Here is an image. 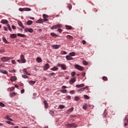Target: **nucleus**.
Masks as SVG:
<instances>
[{"instance_id": "62", "label": "nucleus", "mask_w": 128, "mask_h": 128, "mask_svg": "<svg viewBox=\"0 0 128 128\" xmlns=\"http://www.w3.org/2000/svg\"><path fill=\"white\" fill-rule=\"evenodd\" d=\"M66 98H68V100H70V98H71V97L70 96H67Z\"/></svg>"}, {"instance_id": "57", "label": "nucleus", "mask_w": 128, "mask_h": 128, "mask_svg": "<svg viewBox=\"0 0 128 128\" xmlns=\"http://www.w3.org/2000/svg\"><path fill=\"white\" fill-rule=\"evenodd\" d=\"M86 40H83L82 41V44H86Z\"/></svg>"}, {"instance_id": "41", "label": "nucleus", "mask_w": 128, "mask_h": 128, "mask_svg": "<svg viewBox=\"0 0 128 128\" xmlns=\"http://www.w3.org/2000/svg\"><path fill=\"white\" fill-rule=\"evenodd\" d=\"M50 114H51V116H54V112L52 110H50Z\"/></svg>"}, {"instance_id": "19", "label": "nucleus", "mask_w": 128, "mask_h": 128, "mask_svg": "<svg viewBox=\"0 0 128 128\" xmlns=\"http://www.w3.org/2000/svg\"><path fill=\"white\" fill-rule=\"evenodd\" d=\"M50 70H54V72H56V70H58V68L54 66L53 68H50Z\"/></svg>"}, {"instance_id": "9", "label": "nucleus", "mask_w": 128, "mask_h": 128, "mask_svg": "<svg viewBox=\"0 0 128 128\" xmlns=\"http://www.w3.org/2000/svg\"><path fill=\"white\" fill-rule=\"evenodd\" d=\"M8 22V21L6 20H1V23L3 24H6Z\"/></svg>"}, {"instance_id": "14", "label": "nucleus", "mask_w": 128, "mask_h": 128, "mask_svg": "<svg viewBox=\"0 0 128 128\" xmlns=\"http://www.w3.org/2000/svg\"><path fill=\"white\" fill-rule=\"evenodd\" d=\"M74 112V108H72L66 111V114H70V112Z\"/></svg>"}, {"instance_id": "40", "label": "nucleus", "mask_w": 128, "mask_h": 128, "mask_svg": "<svg viewBox=\"0 0 128 128\" xmlns=\"http://www.w3.org/2000/svg\"><path fill=\"white\" fill-rule=\"evenodd\" d=\"M50 36H58L54 33H50Z\"/></svg>"}, {"instance_id": "52", "label": "nucleus", "mask_w": 128, "mask_h": 128, "mask_svg": "<svg viewBox=\"0 0 128 128\" xmlns=\"http://www.w3.org/2000/svg\"><path fill=\"white\" fill-rule=\"evenodd\" d=\"M0 106H2V107L4 106V104L2 102H0Z\"/></svg>"}, {"instance_id": "61", "label": "nucleus", "mask_w": 128, "mask_h": 128, "mask_svg": "<svg viewBox=\"0 0 128 128\" xmlns=\"http://www.w3.org/2000/svg\"><path fill=\"white\" fill-rule=\"evenodd\" d=\"M12 30H16V28L14 26H12Z\"/></svg>"}, {"instance_id": "18", "label": "nucleus", "mask_w": 128, "mask_h": 128, "mask_svg": "<svg viewBox=\"0 0 128 128\" xmlns=\"http://www.w3.org/2000/svg\"><path fill=\"white\" fill-rule=\"evenodd\" d=\"M44 105L45 108H48V102H46V100L44 101Z\"/></svg>"}, {"instance_id": "34", "label": "nucleus", "mask_w": 128, "mask_h": 128, "mask_svg": "<svg viewBox=\"0 0 128 128\" xmlns=\"http://www.w3.org/2000/svg\"><path fill=\"white\" fill-rule=\"evenodd\" d=\"M67 38H68V40H73L74 38L72 37V36L68 35L67 36Z\"/></svg>"}, {"instance_id": "42", "label": "nucleus", "mask_w": 128, "mask_h": 128, "mask_svg": "<svg viewBox=\"0 0 128 128\" xmlns=\"http://www.w3.org/2000/svg\"><path fill=\"white\" fill-rule=\"evenodd\" d=\"M84 96L86 100H90V97L87 95H84Z\"/></svg>"}, {"instance_id": "56", "label": "nucleus", "mask_w": 128, "mask_h": 128, "mask_svg": "<svg viewBox=\"0 0 128 128\" xmlns=\"http://www.w3.org/2000/svg\"><path fill=\"white\" fill-rule=\"evenodd\" d=\"M48 20L46 19V18H44L43 22H48Z\"/></svg>"}, {"instance_id": "16", "label": "nucleus", "mask_w": 128, "mask_h": 128, "mask_svg": "<svg viewBox=\"0 0 128 128\" xmlns=\"http://www.w3.org/2000/svg\"><path fill=\"white\" fill-rule=\"evenodd\" d=\"M60 67L64 70H66V66L64 64H62L60 65Z\"/></svg>"}, {"instance_id": "5", "label": "nucleus", "mask_w": 128, "mask_h": 128, "mask_svg": "<svg viewBox=\"0 0 128 128\" xmlns=\"http://www.w3.org/2000/svg\"><path fill=\"white\" fill-rule=\"evenodd\" d=\"M20 60L23 64H26V60L24 59V54L20 56Z\"/></svg>"}, {"instance_id": "2", "label": "nucleus", "mask_w": 128, "mask_h": 128, "mask_svg": "<svg viewBox=\"0 0 128 128\" xmlns=\"http://www.w3.org/2000/svg\"><path fill=\"white\" fill-rule=\"evenodd\" d=\"M74 66L76 70H84V68L80 65L75 64Z\"/></svg>"}, {"instance_id": "13", "label": "nucleus", "mask_w": 128, "mask_h": 128, "mask_svg": "<svg viewBox=\"0 0 128 128\" xmlns=\"http://www.w3.org/2000/svg\"><path fill=\"white\" fill-rule=\"evenodd\" d=\"M11 82H16V76H12L10 78Z\"/></svg>"}, {"instance_id": "58", "label": "nucleus", "mask_w": 128, "mask_h": 128, "mask_svg": "<svg viewBox=\"0 0 128 128\" xmlns=\"http://www.w3.org/2000/svg\"><path fill=\"white\" fill-rule=\"evenodd\" d=\"M0 52H4V49L0 50Z\"/></svg>"}, {"instance_id": "32", "label": "nucleus", "mask_w": 128, "mask_h": 128, "mask_svg": "<svg viewBox=\"0 0 128 128\" xmlns=\"http://www.w3.org/2000/svg\"><path fill=\"white\" fill-rule=\"evenodd\" d=\"M69 56H76V53L74 52H70L69 54Z\"/></svg>"}, {"instance_id": "27", "label": "nucleus", "mask_w": 128, "mask_h": 128, "mask_svg": "<svg viewBox=\"0 0 128 128\" xmlns=\"http://www.w3.org/2000/svg\"><path fill=\"white\" fill-rule=\"evenodd\" d=\"M16 93L14 92L13 93H11L10 94V98H12L13 96H16Z\"/></svg>"}, {"instance_id": "17", "label": "nucleus", "mask_w": 128, "mask_h": 128, "mask_svg": "<svg viewBox=\"0 0 128 128\" xmlns=\"http://www.w3.org/2000/svg\"><path fill=\"white\" fill-rule=\"evenodd\" d=\"M18 24L19 26H20V28H24V25H22V22L19 21L18 22Z\"/></svg>"}, {"instance_id": "39", "label": "nucleus", "mask_w": 128, "mask_h": 128, "mask_svg": "<svg viewBox=\"0 0 128 128\" xmlns=\"http://www.w3.org/2000/svg\"><path fill=\"white\" fill-rule=\"evenodd\" d=\"M42 16L44 18H48V16L46 14H44Z\"/></svg>"}, {"instance_id": "47", "label": "nucleus", "mask_w": 128, "mask_h": 128, "mask_svg": "<svg viewBox=\"0 0 128 128\" xmlns=\"http://www.w3.org/2000/svg\"><path fill=\"white\" fill-rule=\"evenodd\" d=\"M74 100H75L78 101V100H80V97H78V96H75L74 97Z\"/></svg>"}, {"instance_id": "45", "label": "nucleus", "mask_w": 128, "mask_h": 128, "mask_svg": "<svg viewBox=\"0 0 128 128\" xmlns=\"http://www.w3.org/2000/svg\"><path fill=\"white\" fill-rule=\"evenodd\" d=\"M71 74L72 76H76V72H72Z\"/></svg>"}, {"instance_id": "26", "label": "nucleus", "mask_w": 128, "mask_h": 128, "mask_svg": "<svg viewBox=\"0 0 128 128\" xmlns=\"http://www.w3.org/2000/svg\"><path fill=\"white\" fill-rule=\"evenodd\" d=\"M66 30H72V26H68V25L66 26Z\"/></svg>"}, {"instance_id": "4", "label": "nucleus", "mask_w": 128, "mask_h": 128, "mask_svg": "<svg viewBox=\"0 0 128 128\" xmlns=\"http://www.w3.org/2000/svg\"><path fill=\"white\" fill-rule=\"evenodd\" d=\"M20 12H24V10L25 12H30V8H19Z\"/></svg>"}, {"instance_id": "23", "label": "nucleus", "mask_w": 128, "mask_h": 128, "mask_svg": "<svg viewBox=\"0 0 128 128\" xmlns=\"http://www.w3.org/2000/svg\"><path fill=\"white\" fill-rule=\"evenodd\" d=\"M36 22V24H42V22H44V20L42 19L38 20Z\"/></svg>"}, {"instance_id": "25", "label": "nucleus", "mask_w": 128, "mask_h": 128, "mask_svg": "<svg viewBox=\"0 0 128 128\" xmlns=\"http://www.w3.org/2000/svg\"><path fill=\"white\" fill-rule=\"evenodd\" d=\"M29 84H30V86H34V84H36V81L30 80V81H29Z\"/></svg>"}, {"instance_id": "31", "label": "nucleus", "mask_w": 128, "mask_h": 128, "mask_svg": "<svg viewBox=\"0 0 128 128\" xmlns=\"http://www.w3.org/2000/svg\"><path fill=\"white\" fill-rule=\"evenodd\" d=\"M6 124H12V126H14V124L12 122H10V121H6Z\"/></svg>"}, {"instance_id": "35", "label": "nucleus", "mask_w": 128, "mask_h": 128, "mask_svg": "<svg viewBox=\"0 0 128 128\" xmlns=\"http://www.w3.org/2000/svg\"><path fill=\"white\" fill-rule=\"evenodd\" d=\"M68 8L70 10H72V4H68Z\"/></svg>"}, {"instance_id": "12", "label": "nucleus", "mask_w": 128, "mask_h": 128, "mask_svg": "<svg viewBox=\"0 0 128 128\" xmlns=\"http://www.w3.org/2000/svg\"><path fill=\"white\" fill-rule=\"evenodd\" d=\"M76 80V78H74L71 79V80L70 82V84H74V82Z\"/></svg>"}, {"instance_id": "53", "label": "nucleus", "mask_w": 128, "mask_h": 128, "mask_svg": "<svg viewBox=\"0 0 128 128\" xmlns=\"http://www.w3.org/2000/svg\"><path fill=\"white\" fill-rule=\"evenodd\" d=\"M58 32H60V34H62V29H60V28H58Z\"/></svg>"}, {"instance_id": "7", "label": "nucleus", "mask_w": 128, "mask_h": 128, "mask_svg": "<svg viewBox=\"0 0 128 128\" xmlns=\"http://www.w3.org/2000/svg\"><path fill=\"white\" fill-rule=\"evenodd\" d=\"M25 32H34V30L32 28H26Z\"/></svg>"}, {"instance_id": "37", "label": "nucleus", "mask_w": 128, "mask_h": 128, "mask_svg": "<svg viewBox=\"0 0 128 128\" xmlns=\"http://www.w3.org/2000/svg\"><path fill=\"white\" fill-rule=\"evenodd\" d=\"M82 108L84 110H86L88 108V104H86L84 106H83Z\"/></svg>"}, {"instance_id": "11", "label": "nucleus", "mask_w": 128, "mask_h": 128, "mask_svg": "<svg viewBox=\"0 0 128 128\" xmlns=\"http://www.w3.org/2000/svg\"><path fill=\"white\" fill-rule=\"evenodd\" d=\"M23 72H24V74H26V76H30V73H29L28 72V71L26 70V69H24L23 70Z\"/></svg>"}, {"instance_id": "28", "label": "nucleus", "mask_w": 128, "mask_h": 128, "mask_svg": "<svg viewBox=\"0 0 128 128\" xmlns=\"http://www.w3.org/2000/svg\"><path fill=\"white\" fill-rule=\"evenodd\" d=\"M60 92H62V94H66L68 90H60Z\"/></svg>"}, {"instance_id": "59", "label": "nucleus", "mask_w": 128, "mask_h": 128, "mask_svg": "<svg viewBox=\"0 0 128 128\" xmlns=\"http://www.w3.org/2000/svg\"><path fill=\"white\" fill-rule=\"evenodd\" d=\"M50 76H56V74H55V73H54V72H52V73H50Z\"/></svg>"}, {"instance_id": "3", "label": "nucleus", "mask_w": 128, "mask_h": 128, "mask_svg": "<svg viewBox=\"0 0 128 128\" xmlns=\"http://www.w3.org/2000/svg\"><path fill=\"white\" fill-rule=\"evenodd\" d=\"M12 58H8V57H3L1 58V60L2 62H8V60H11Z\"/></svg>"}, {"instance_id": "48", "label": "nucleus", "mask_w": 128, "mask_h": 128, "mask_svg": "<svg viewBox=\"0 0 128 128\" xmlns=\"http://www.w3.org/2000/svg\"><path fill=\"white\" fill-rule=\"evenodd\" d=\"M86 90V88H82L80 90H78V92H84Z\"/></svg>"}, {"instance_id": "51", "label": "nucleus", "mask_w": 128, "mask_h": 128, "mask_svg": "<svg viewBox=\"0 0 128 128\" xmlns=\"http://www.w3.org/2000/svg\"><path fill=\"white\" fill-rule=\"evenodd\" d=\"M61 54H66V52L65 51L61 52Z\"/></svg>"}, {"instance_id": "6", "label": "nucleus", "mask_w": 128, "mask_h": 128, "mask_svg": "<svg viewBox=\"0 0 128 128\" xmlns=\"http://www.w3.org/2000/svg\"><path fill=\"white\" fill-rule=\"evenodd\" d=\"M49 68H50V64H46L44 67V70H48Z\"/></svg>"}, {"instance_id": "20", "label": "nucleus", "mask_w": 128, "mask_h": 128, "mask_svg": "<svg viewBox=\"0 0 128 128\" xmlns=\"http://www.w3.org/2000/svg\"><path fill=\"white\" fill-rule=\"evenodd\" d=\"M18 36H20L21 38H26V35L24 34H20V33L17 34Z\"/></svg>"}, {"instance_id": "29", "label": "nucleus", "mask_w": 128, "mask_h": 128, "mask_svg": "<svg viewBox=\"0 0 128 128\" xmlns=\"http://www.w3.org/2000/svg\"><path fill=\"white\" fill-rule=\"evenodd\" d=\"M84 84H80V85L77 84L76 85V88H84Z\"/></svg>"}, {"instance_id": "1", "label": "nucleus", "mask_w": 128, "mask_h": 128, "mask_svg": "<svg viewBox=\"0 0 128 128\" xmlns=\"http://www.w3.org/2000/svg\"><path fill=\"white\" fill-rule=\"evenodd\" d=\"M62 26V24H58L57 25H54L52 27L50 28V30H56V28H58Z\"/></svg>"}, {"instance_id": "10", "label": "nucleus", "mask_w": 128, "mask_h": 128, "mask_svg": "<svg viewBox=\"0 0 128 128\" xmlns=\"http://www.w3.org/2000/svg\"><path fill=\"white\" fill-rule=\"evenodd\" d=\"M60 46V44H56V45H52V48L55 50H57V48H58Z\"/></svg>"}, {"instance_id": "38", "label": "nucleus", "mask_w": 128, "mask_h": 128, "mask_svg": "<svg viewBox=\"0 0 128 128\" xmlns=\"http://www.w3.org/2000/svg\"><path fill=\"white\" fill-rule=\"evenodd\" d=\"M65 106L64 105H60L59 106V108L60 110H62L63 108H64Z\"/></svg>"}, {"instance_id": "36", "label": "nucleus", "mask_w": 128, "mask_h": 128, "mask_svg": "<svg viewBox=\"0 0 128 128\" xmlns=\"http://www.w3.org/2000/svg\"><path fill=\"white\" fill-rule=\"evenodd\" d=\"M6 120H11V122H12V120H14L10 118V117L8 116H6Z\"/></svg>"}, {"instance_id": "46", "label": "nucleus", "mask_w": 128, "mask_h": 128, "mask_svg": "<svg viewBox=\"0 0 128 128\" xmlns=\"http://www.w3.org/2000/svg\"><path fill=\"white\" fill-rule=\"evenodd\" d=\"M10 92H14V87H12L10 88Z\"/></svg>"}, {"instance_id": "21", "label": "nucleus", "mask_w": 128, "mask_h": 128, "mask_svg": "<svg viewBox=\"0 0 128 128\" xmlns=\"http://www.w3.org/2000/svg\"><path fill=\"white\" fill-rule=\"evenodd\" d=\"M10 38H16V34H10Z\"/></svg>"}, {"instance_id": "63", "label": "nucleus", "mask_w": 128, "mask_h": 128, "mask_svg": "<svg viewBox=\"0 0 128 128\" xmlns=\"http://www.w3.org/2000/svg\"><path fill=\"white\" fill-rule=\"evenodd\" d=\"M4 30H6V32L8 31V28H6V26H4Z\"/></svg>"}, {"instance_id": "54", "label": "nucleus", "mask_w": 128, "mask_h": 128, "mask_svg": "<svg viewBox=\"0 0 128 128\" xmlns=\"http://www.w3.org/2000/svg\"><path fill=\"white\" fill-rule=\"evenodd\" d=\"M70 94H74V90L70 91Z\"/></svg>"}, {"instance_id": "15", "label": "nucleus", "mask_w": 128, "mask_h": 128, "mask_svg": "<svg viewBox=\"0 0 128 128\" xmlns=\"http://www.w3.org/2000/svg\"><path fill=\"white\" fill-rule=\"evenodd\" d=\"M0 72H1V74H8V72L6 70H0Z\"/></svg>"}, {"instance_id": "49", "label": "nucleus", "mask_w": 128, "mask_h": 128, "mask_svg": "<svg viewBox=\"0 0 128 128\" xmlns=\"http://www.w3.org/2000/svg\"><path fill=\"white\" fill-rule=\"evenodd\" d=\"M102 80H108V78L106 76H103Z\"/></svg>"}, {"instance_id": "64", "label": "nucleus", "mask_w": 128, "mask_h": 128, "mask_svg": "<svg viewBox=\"0 0 128 128\" xmlns=\"http://www.w3.org/2000/svg\"><path fill=\"white\" fill-rule=\"evenodd\" d=\"M20 92H21V94H24V90H22L20 91Z\"/></svg>"}, {"instance_id": "43", "label": "nucleus", "mask_w": 128, "mask_h": 128, "mask_svg": "<svg viewBox=\"0 0 128 128\" xmlns=\"http://www.w3.org/2000/svg\"><path fill=\"white\" fill-rule=\"evenodd\" d=\"M22 77L24 78H28V76H26V75H22Z\"/></svg>"}, {"instance_id": "30", "label": "nucleus", "mask_w": 128, "mask_h": 128, "mask_svg": "<svg viewBox=\"0 0 128 128\" xmlns=\"http://www.w3.org/2000/svg\"><path fill=\"white\" fill-rule=\"evenodd\" d=\"M68 128H72L73 126H74V123H73L72 124H68Z\"/></svg>"}, {"instance_id": "22", "label": "nucleus", "mask_w": 128, "mask_h": 128, "mask_svg": "<svg viewBox=\"0 0 128 128\" xmlns=\"http://www.w3.org/2000/svg\"><path fill=\"white\" fill-rule=\"evenodd\" d=\"M2 40H3V42L5 43V44H10V42H8V40H6V38L3 37L2 38Z\"/></svg>"}, {"instance_id": "24", "label": "nucleus", "mask_w": 128, "mask_h": 128, "mask_svg": "<svg viewBox=\"0 0 128 128\" xmlns=\"http://www.w3.org/2000/svg\"><path fill=\"white\" fill-rule=\"evenodd\" d=\"M33 23L32 21L30 20H28L26 22V24L28 26H32V24Z\"/></svg>"}, {"instance_id": "55", "label": "nucleus", "mask_w": 128, "mask_h": 128, "mask_svg": "<svg viewBox=\"0 0 128 128\" xmlns=\"http://www.w3.org/2000/svg\"><path fill=\"white\" fill-rule=\"evenodd\" d=\"M12 64H16V60H12Z\"/></svg>"}, {"instance_id": "33", "label": "nucleus", "mask_w": 128, "mask_h": 128, "mask_svg": "<svg viewBox=\"0 0 128 128\" xmlns=\"http://www.w3.org/2000/svg\"><path fill=\"white\" fill-rule=\"evenodd\" d=\"M36 61L38 62H42V60L40 58H36Z\"/></svg>"}, {"instance_id": "8", "label": "nucleus", "mask_w": 128, "mask_h": 128, "mask_svg": "<svg viewBox=\"0 0 128 128\" xmlns=\"http://www.w3.org/2000/svg\"><path fill=\"white\" fill-rule=\"evenodd\" d=\"M66 60H74V58L69 55L66 56Z\"/></svg>"}, {"instance_id": "44", "label": "nucleus", "mask_w": 128, "mask_h": 128, "mask_svg": "<svg viewBox=\"0 0 128 128\" xmlns=\"http://www.w3.org/2000/svg\"><path fill=\"white\" fill-rule=\"evenodd\" d=\"M83 64H84V66H88V62H86V61L84 60L83 61Z\"/></svg>"}, {"instance_id": "60", "label": "nucleus", "mask_w": 128, "mask_h": 128, "mask_svg": "<svg viewBox=\"0 0 128 128\" xmlns=\"http://www.w3.org/2000/svg\"><path fill=\"white\" fill-rule=\"evenodd\" d=\"M62 88L63 90H64V89L66 88V86H62Z\"/></svg>"}, {"instance_id": "50", "label": "nucleus", "mask_w": 128, "mask_h": 128, "mask_svg": "<svg viewBox=\"0 0 128 128\" xmlns=\"http://www.w3.org/2000/svg\"><path fill=\"white\" fill-rule=\"evenodd\" d=\"M7 26H8V29L10 31V32H12V28H10V24H8L7 25Z\"/></svg>"}]
</instances>
